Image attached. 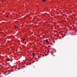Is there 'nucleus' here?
<instances>
[{"mask_svg":"<svg viewBox=\"0 0 77 77\" xmlns=\"http://www.w3.org/2000/svg\"><path fill=\"white\" fill-rule=\"evenodd\" d=\"M6 17H9V16L8 15H7Z\"/></svg>","mask_w":77,"mask_h":77,"instance_id":"nucleus-8","label":"nucleus"},{"mask_svg":"<svg viewBox=\"0 0 77 77\" xmlns=\"http://www.w3.org/2000/svg\"><path fill=\"white\" fill-rule=\"evenodd\" d=\"M45 41H46V42H48V39H46Z\"/></svg>","mask_w":77,"mask_h":77,"instance_id":"nucleus-2","label":"nucleus"},{"mask_svg":"<svg viewBox=\"0 0 77 77\" xmlns=\"http://www.w3.org/2000/svg\"><path fill=\"white\" fill-rule=\"evenodd\" d=\"M2 3H4V1H2Z\"/></svg>","mask_w":77,"mask_h":77,"instance_id":"nucleus-7","label":"nucleus"},{"mask_svg":"<svg viewBox=\"0 0 77 77\" xmlns=\"http://www.w3.org/2000/svg\"><path fill=\"white\" fill-rule=\"evenodd\" d=\"M32 56H33V57H34L35 56V54H32Z\"/></svg>","mask_w":77,"mask_h":77,"instance_id":"nucleus-5","label":"nucleus"},{"mask_svg":"<svg viewBox=\"0 0 77 77\" xmlns=\"http://www.w3.org/2000/svg\"><path fill=\"white\" fill-rule=\"evenodd\" d=\"M10 74V72L8 73V74Z\"/></svg>","mask_w":77,"mask_h":77,"instance_id":"nucleus-9","label":"nucleus"},{"mask_svg":"<svg viewBox=\"0 0 77 77\" xmlns=\"http://www.w3.org/2000/svg\"><path fill=\"white\" fill-rule=\"evenodd\" d=\"M10 59H8L7 60H8V61H10Z\"/></svg>","mask_w":77,"mask_h":77,"instance_id":"nucleus-3","label":"nucleus"},{"mask_svg":"<svg viewBox=\"0 0 77 77\" xmlns=\"http://www.w3.org/2000/svg\"><path fill=\"white\" fill-rule=\"evenodd\" d=\"M45 0H43V2H45Z\"/></svg>","mask_w":77,"mask_h":77,"instance_id":"nucleus-4","label":"nucleus"},{"mask_svg":"<svg viewBox=\"0 0 77 77\" xmlns=\"http://www.w3.org/2000/svg\"><path fill=\"white\" fill-rule=\"evenodd\" d=\"M24 41H25V39H23V42H24Z\"/></svg>","mask_w":77,"mask_h":77,"instance_id":"nucleus-6","label":"nucleus"},{"mask_svg":"<svg viewBox=\"0 0 77 77\" xmlns=\"http://www.w3.org/2000/svg\"><path fill=\"white\" fill-rule=\"evenodd\" d=\"M19 27V26H15V29H19V28H18Z\"/></svg>","mask_w":77,"mask_h":77,"instance_id":"nucleus-1","label":"nucleus"},{"mask_svg":"<svg viewBox=\"0 0 77 77\" xmlns=\"http://www.w3.org/2000/svg\"><path fill=\"white\" fill-rule=\"evenodd\" d=\"M36 61V62H38V60H37Z\"/></svg>","mask_w":77,"mask_h":77,"instance_id":"nucleus-10","label":"nucleus"}]
</instances>
